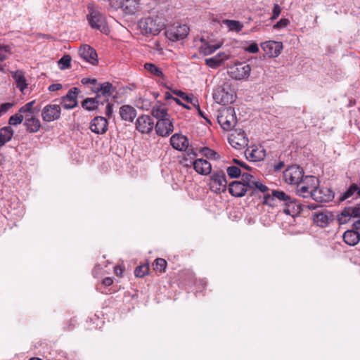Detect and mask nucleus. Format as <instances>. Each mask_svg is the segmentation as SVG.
Masks as SVG:
<instances>
[{"mask_svg": "<svg viewBox=\"0 0 360 360\" xmlns=\"http://www.w3.org/2000/svg\"><path fill=\"white\" fill-rule=\"evenodd\" d=\"M101 96H96L95 98H87L84 99L82 103V106L87 110H94L98 108V105H103V101H98V98H101Z\"/></svg>", "mask_w": 360, "mask_h": 360, "instance_id": "obj_33", "label": "nucleus"}, {"mask_svg": "<svg viewBox=\"0 0 360 360\" xmlns=\"http://www.w3.org/2000/svg\"><path fill=\"white\" fill-rule=\"evenodd\" d=\"M124 0H109L110 6L112 8L117 10L121 8L123 10V4Z\"/></svg>", "mask_w": 360, "mask_h": 360, "instance_id": "obj_50", "label": "nucleus"}, {"mask_svg": "<svg viewBox=\"0 0 360 360\" xmlns=\"http://www.w3.org/2000/svg\"><path fill=\"white\" fill-rule=\"evenodd\" d=\"M223 23L227 26L231 31L239 32L243 27V25L237 20H224Z\"/></svg>", "mask_w": 360, "mask_h": 360, "instance_id": "obj_37", "label": "nucleus"}, {"mask_svg": "<svg viewBox=\"0 0 360 360\" xmlns=\"http://www.w3.org/2000/svg\"><path fill=\"white\" fill-rule=\"evenodd\" d=\"M221 46V44H217V45H211L209 44H205L202 47V51L205 55H210L212 53H214L216 50L219 49Z\"/></svg>", "mask_w": 360, "mask_h": 360, "instance_id": "obj_47", "label": "nucleus"}, {"mask_svg": "<svg viewBox=\"0 0 360 360\" xmlns=\"http://www.w3.org/2000/svg\"><path fill=\"white\" fill-rule=\"evenodd\" d=\"M245 50L250 53H255L259 51V48L257 44L253 43L247 47Z\"/></svg>", "mask_w": 360, "mask_h": 360, "instance_id": "obj_55", "label": "nucleus"}, {"mask_svg": "<svg viewBox=\"0 0 360 360\" xmlns=\"http://www.w3.org/2000/svg\"><path fill=\"white\" fill-rule=\"evenodd\" d=\"M229 58V56L224 52L219 53L217 55L205 59V64L212 68H217L220 66L225 60Z\"/></svg>", "mask_w": 360, "mask_h": 360, "instance_id": "obj_29", "label": "nucleus"}, {"mask_svg": "<svg viewBox=\"0 0 360 360\" xmlns=\"http://www.w3.org/2000/svg\"><path fill=\"white\" fill-rule=\"evenodd\" d=\"M189 27L186 25H173L165 31L168 39L176 41L184 39L188 34Z\"/></svg>", "mask_w": 360, "mask_h": 360, "instance_id": "obj_7", "label": "nucleus"}, {"mask_svg": "<svg viewBox=\"0 0 360 360\" xmlns=\"http://www.w3.org/2000/svg\"><path fill=\"white\" fill-rule=\"evenodd\" d=\"M352 228L358 232H359V231H360V219H359L353 223Z\"/></svg>", "mask_w": 360, "mask_h": 360, "instance_id": "obj_64", "label": "nucleus"}, {"mask_svg": "<svg viewBox=\"0 0 360 360\" xmlns=\"http://www.w3.org/2000/svg\"><path fill=\"white\" fill-rule=\"evenodd\" d=\"M124 268L123 266H115L114 271H115V274L117 276H122V274L124 272Z\"/></svg>", "mask_w": 360, "mask_h": 360, "instance_id": "obj_59", "label": "nucleus"}, {"mask_svg": "<svg viewBox=\"0 0 360 360\" xmlns=\"http://www.w3.org/2000/svg\"><path fill=\"white\" fill-rule=\"evenodd\" d=\"M49 90L50 91H58L62 89V84H53L49 86Z\"/></svg>", "mask_w": 360, "mask_h": 360, "instance_id": "obj_60", "label": "nucleus"}, {"mask_svg": "<svg viewBox=\"0 0 360 360\" xmlns=\"http://www.w3.org/2000/svg\"><path fill=\"white\" fill-rule=\"evenodd\" d=\"M154 122L148 115H141L136 122V129L142 134H149L153 129Z\"/></svg>", "mask_w": 360, "mask_h": 360, "instance_id": "obj_15", "label": "nucleus"}, {"mask_svg": "<svg viewBox=\"0 0 360 360\" xmlns=\"http://www.w3.org/2000/svg\"><path fill=\"white\" fill-rule=\"evenodd\" d=\"M262 49L270 57H277L281 52L283 45L281 42L269 41L261 44Z\"/></svg>", "mask_w": 360, "mask_h": 360, "instance_id": "obj_19", "label": "nucleus"}, {"mask_svg": "<svg viewBox=\"0 0 360 360\" xmlns=\"http://www.w3.org/2000/svg\"><path fill=\"white\" fill-rule=\"evenodd\" d=\"M154 270L163 273L167 267V262L165 259L158 258L153 262Z\"/></svg>", "mask_w": 360, "mask_h": 360, "instance_id": "obj_38", "label": "nucleus"}, {"mask_svg": "<svg viewBox=\"0 0 360 360\" xmlns=\"http://www.w3.org/2000/svg\"><path fill=\"white\" fill-rule=\"evenodd\" d=\"M242 176V183L247 184L249 181H250L254 176L248 173H241Z\"/></svg>", "mask_w": 360, "mask_h": 360, "instance_id": "obj_58", "label": "nucleus"}, {"mask_svg": "<svg viewBox=\"0 0 360 360\" xmlns=\"http://www.w3.org/2000/svg\"><path fill=\"white\" fill-rule=\"evenodd\" d=\"M319 180L314 176H306L303 180L298 184L297 193L300 196L303 198H312L314 191L316 189Z\"/></svg>", "mask_w": 360, "mask_h": 360, "instance_id": "obj_4", "label": "nucleus"}, {"mask_svg": "<svg viewBox=\"0 0 360 360\" xmlns=\"http://www.w3.org/2000/svg\"><path fill=\"white\" fill-rule=\"evenodd\" d=\"M283 212L288 215L295 217L299 214L302 211V206L295 200L290 198L285 204Z\"/></svg>", "mask_w": 360, "mask_h": 360, "instance_id": "obj_25", "label": "nucleus"}, {"mask_svg": "<svg viewBox=\"0 0 360 360\" xmlns=\"http://www.w3.org/2000/svg\"><path fill=\"white\" fill-rule=\"evenodd\" d=\"M232 109H227L218 116L217 120L223 129L229 131L236 124V120L233 115Z\"/></svg>", "mask_w": 360, "mask_h": 360, "instance_id": "obj_14", "label": "nucleus"}, {"mask_svg": "<svg viewBox=\"0 0 360 360\" xmlns=\"http://www.w3.org/2000/svg\"><path fill=\"white\" fill-rule=\"evenodd\" d=\"M312 198L320 202H328L334 198V193L328 188L322 187L314 191Z\"/></svg>", "mask_w": 360, "mask_h": 360, "instance_id": "obj_16", "label": "nucleus"}, {"mask_svg": "<svg viewBox=\"0 0 360 360\" xmlns=\"http://www.w3.org/2000/svg\"><path fill=\"white\" fill-rule=\"evenodd\" d=\"M140 9L139 0H124L123 4V11L128 15H132L138 12Z\"/></svg>", "mask_w": 360, "mask_h": 360, "instance_id": "obj_32", "label": "nucleus"}, {"mask_svg": "<svg viewBox=\"0 0 360 360\" xmlns=\"http://www.w3.org/2000/svg\"><path fill=\"white\" fill-rule=\"evenodd\" d=\"M89 128L93 133L103 134L108 129V120L104 117L96 116L91 121Z\"/></svg>", "mask_w": 360, "mask_h": 360, "instance_id": "obj_13", "label": "nucleus"}, {"mask_svg": "<svg viewBox=\"0 0 360 360\" xmlns=\"http://www.w3.org/2000/svg\"><path fill=\"white\" fill-rule=\"evenodd\" d=\"M152 115L158 120L165 119L170 116L167 113V109L162 103L155 104L152 109Z\"/></svg>", "mask_w": 360, "mask_h": 360, "instance_id": "obj_34", "label": "nucleus"}, {"mask_svg": "<svg viewBox=\"0 0 360 360\" xmlns=\"http://www.w3.org/2000/svg\"><path fill=\"white\" fill-rule=\"evenodd\" d=\"M229 191L230 194L233 196L242 197L246 194L247 188L245 185H244V183L235 181L229 184Z\"/></svg>", "mask_w": 360, "mask_h": 360, "instance_id": "obj_26", "label": "nucleus"}, {"mask_svg": "<svg viewBox=\"0 0 360 360\" xmlns=\"http://www.w3.org/2000/svg\"><path fill=\"white\" fill-rule=\"evenodd\" d=\"M314 221L321 227H325L328 225L329 217L327 214L323 212L316 213L314 215Z\"/></svg>", "mask_w": 360, "mask_h": 360, "instance_id": "obj_35", "label": "nucleus"}, {"mask_svg": "<svg viewBox=\"0 0 360 360\" xmlns=\"http://www.w3.org/2000/svg\"><path fill=\"white\" fill-rule=\"evenodd\" d=\"M113 283V280L110 277H106L102 281V284L105 286H110Z\"/></svg>", "mask_w": 360, "mask_h": 360, "instance_id": "obj_63", "label": "nucleus"}, {"mask_svg": "<svg viewBox=\"0 0 360 360\" xmlns=\"http://www.w3.org/2000/svg\"><path fill=\"white\" fill-rule=\"evenodd\" d=\"M92 91L95 92L97 96H103L104 97V101H108V96H110L114 91V87L110 82L98 83L92 88Z\"/></svg>", "mask_w": 360, "mask_h": 360, "instance_id": "obj_20", "label": "nucleus"}, {"mask_svg": "<svg viewBox=\"0 0 360 360\" xmlns=\"http://www.w3.org/2000/svg\"><path fill=\"white\" fill-rule=\"evenodd\" d=\"M185 153L184 154L181 160V164L184 167H189L194 165V162L196 160L198 154L195 150L192 147H188L184 150Z\"/></svg>", "mask_w": 360, "mask_h": 360, "instance_id": "obj_27", "label": "nucleus"}, {"mask_svg": "<svg viewBox=\"0 0 360 360\" xmlns=\"http://www.w3.org/2000/svg\"><path fill=\"white\" fill-rule=\"evenodd\" d=\"M257 181H258L255 180V177H253L247 184L244 183V185H245V187L247 188V192L251 191V194H254V191H255V186H257Z\"/></svg>", "mask_w": 360, "mask_h": 360, "instance_id": "obj_51", "label": "nucleus"}, {"mask_svg": "<svg viewBox=\"0 0 360 360\" xmlns=\"http://www.w3.org/2000/svg\"><path fill=\"white\" fill-rule=\"evenodd\" d=\"M71 57L69 55L63 56L58 61L60 70H65L70 67Z\"/></svg>", "mask_w": 360, "mask_h": 360, "instance_id": "obj_44", "label": "nucleus"}, {"mask_svg": "<svg viewBox=\"0 0 360 360\" xmlns=\"http://www.w3.org/2000/svg\"><path fill=\"white\" fill-rule=\"evenodd\" d=\"M201 153L206 158L217 160L220 158L219 155L214 150L207 147H204L200 149Z\"/></svg>", "mask_w": 360, "mask_h": 360, "instance_id": "obj_39", "label": "nucleus"}, {"mask_svg": "<svg viewBox=\"0 0 360 360\" xmlns=\"http://www.w3.org/2000/svg\"><path fill=\"white\" fill-rule=\"evenodd\" d=\"M281 11V8L279 6V5L274 4V9H273V14H272V16L271 17V20L276 19L279 16Z\"/></svg>", "mask_w": 360, "mask_h": 360, "instance_id": "obj_54", "label": "nucleus"}, {"mask_svg": "<svg viewBox=\"0 0 360 360\" xmlns=\"http://www.w3.org/2000/svg\"><path fill=\"white\" fill-rule=\"evenodd\" d=\"M120 115L122 120L132 122L136 116V110L131 105H124L120 108Z\"/></svg>", "mask_w": 360, "mask_h": 360, "instance_id": "obj_28", "label": "nucleus"}, {"mask_svg": "<svg viewBox=\"0 0 360 360\" xmlns=\"http://www.w3.org/2000/svg\"><path fill=\"white\" fill-rule=\"evenodd\" d=\"M145 69L147 70L148 72H150L153 75H155L157 77H163V73L162 70L158 68L156 65L152 63H146L144 65Z\"/></svg>", "mask_w": 360, "mask_h": 360, "instance_id": "obj_40", "label": "nucleus"}, {"mask_svg": "<svg viewBox=\"0 0 360 360\" xmlns=\"http://www.w3.org/2000/svg\"><path fill=\"white\" fill-rule=\"evenodd\" d=\"M272 194L276 199L281 202H283L284 204L290 198V197L286 193H285L283 191H273Z\"/></svg>", "mask_w": 360, "mask_h": 360, "instance_id": "obj_45", "label": "nucleus"}, {"mask_svg": "<svg viewBox=\"0 0 360 360\" xmlns=\"http://www.w3.org/2000/svg\"><path fill=\"white\" fill-rule=\"evenodd\" d=\"M344 242L350 246L356 245L360 240V234L353 228L350 230L346 231L343 236Z\"/></svg>", "mask_w": 360, "mask_h": 360, "instance_id": "obj_30", "label": "nucleus"}, {"mask_svg": "<svg viewBox=\"0 0 360 360\" xmlns=\"http://www.w3.org/2000/svg\"><path fill=\"white\" fill-rule=\"evenodd\" d=\"M250 72V66L245 62H238L228 66V75L236 80L248 79Z\"/></svg>", "mask_w": 360, "mask_h": 360, "instance_id": "obj_5", "label": "nucleus"}, {"mask_svg": "<svg viewBox=\"0 0 360 360\" xmlns=\"http://www.w3.org/2000/svg\"><path fill=\"white\" fill-rule=\"evenodd\" d=\"M156 133L161 136H167L174 131L172 119L167 117L158 120L155 124Z\"/></svg>", "mask_w": 360, "mask_h": 360, "instance_id": "obj_11", "label": "nucleus"}, {"mask_svg": "<svg viewBox=\"0 0 360 360\" xmlns=\"http://www.w3.org/2000/svg\"><path fill=\"white\" fill-rule=\"evenodd\" d=\"M351 217H360V203L353 207H345L338 216L340 224H346Z\"/></svg>", "mask_w": 360, "mask_h": 360, "instance_id": "obj_12", "label": "nucleus"}, {"mask_svg": "<svg viewBox=\"0 0 360 360\" xmlns=\"http://www.w3.org/2000/svg\"><path fill=\"white\" fill-rule=\"evenodd\" d=\"M112 104L108 103L105 107V115L108 117H110L112 114Z\"/></svg>", "mask_w": 360, "mask_h": 360, "instance_id": "obj_61", "label": "nucleus"}, {"mask_svg": "<svg viewBox=\"0 0 360 360\" xmlns=\"http://www.w3.org/2000/svg\"><path fill=\"white\" fill-rule=\"evenodd\" d=\"M78 53L84 60L92 65H96L98 63L96 51L87 44L82 46L79 49Z\"/></svg>", "mask_w": 360, "mask_h": 360, "instance_id": "obj_17", "label": "nucleus"}, {"mask_svg": "<svg viewBox=\"0 0 360 360\" xmlns=\"http://www.w3.org/2000/svg\"><path fill=\"white\" fill-rule=\"evenodd\" d=\"M193 163V169L197 173L201 175H208L211 174L212 165L207 160L200 158L195 160Z\"/></svg>", "mask_w": 360, "mask_h": 360, "instance_id": "obj_24", "label": "nucleus"}, {"mask_svg": "<svg viewBox=\"0 0 360 360\" xmlns=\"http://www.w3.org/2000/svg\"><path fill=\"white\" fill-rule=\"evenodd\" d=\"M149 271V266L148 264L141 265L135 269L134 274L136 277L142 278L148 274Z\"/></svg>", "mask_w": 360, "mask_h": 360, "instance_id": "obj_42", "label": "nucleus"}, {"mask_svg": "<svg viewBox=\"0 0 360 360\" xmlns=\"http://www.w3.org/2000/svg\"><path fill=\"white\" fill-rule=\"evenodd\" d=\"M233 162L236 163V165H240L241 167H243L247 170H250V167L247 164L241 162L240 160H238L237 159H233Z\"/></svg>", "mask_w": 360, "mask_h": 360, "instance_id": "obj_62", "label": "nucleus"}, {"mask_svg": "<svg viewBox=\"0 0 360 360\" xmlns=\"http://www.w3.org/2000/svg\"><path fill=\"white\" fill-rule=\"evenodd\" d=\"M229 142L234 148L240 150L248 146V139L243 130L236 129L229 135Z\"/></svg>", "mask_w": 360, "mask_h": 360, "instance_id": "obj_8", "label": "nucleus"}, {"mask_svg": "<svg viewBox=\"0 0 360 360\" xmlns=\"http://www.w3.org/2000/svg\"><path fill=\"white\" fill-rule=\"evenodd\" d=\"M303 170L297 165H292L283 172V179L289 184L298 185L304 177Z\"/></svg>", "mask_w": 360, "mask_h": 360, "instance_id": "obj_6", "label": "nucleus"}, {"mask_svg": "<svg viewBox=\"0 0 360 360\" xmlns=\"http://www.w3.org/2000/svg\"><path fill=\"white\" fill-rule=\"evenodd\" d=\"M81 82L83 84H94V86H96L98 84H97V81L96 79H91V78H87V77H85V78H83L82 80H81Z\"/></svg>", "mask_w": 360, "mask_h": 360, "instance_id": "obj_57", "label": "nucleus"}, {"mask_svg": "<svg viewBox=\"0 0 360 360\" xmlns=\"http://www.w3.org/2000/svg\"><path fill=\"white\" fill-rule=\"evenodd\" d=\"M141 32L146 36L157 35L165 27V24L162 20L155 16V18L147 17L141 19L138 23Z\"/></svg>", "mask_w": 360, "mask_h": 360, "instance_id": "obj_1", "label": "nucleus"}, {"mask_svg": "<svg viewBox=\"0 0 360 360\" xmlns=\"http://www.w3.org/2000/svg\"><path fill=\"white\" fill-rule=\"evenodd\" d=\"M226 172L230 178H238L241 175V170L237 166H230L226 169Z\"/></svg>", "mask_w": 360, "mask_h": 360, "instance_id": "obj_43", "label": "nucleus"}, {"mask_svg": "<svg viewBox=\"0 0 360 360\" xmlns=\"http://www.w3.org/2000/svg\"><path fill=\"white\" fill-rule=\"evenodd\" d=\"M12 77L16 83V86L20 91L23 92L27 88V84L25 77V74L22 70H16L11 72Z\"/></svg>", "mask_w": 360, "mask_h": 360, "instance_id": "obj_31", "label": "nucleus"}, {"mask_svg": "<svg viewBox=\"0 0 360 360\" xmlns=\"http://www.w3.org/2000/svg\"><path fill=\"white\" fill-rule=\"evenodd\" d=\"M10 51L11 47L8 45L0 44V61H4L7 58L5 53Z\"/></svg>", "mask_w": 360, "mask_h": 360, "instance_id": "obj_49", "label": "nucleus"}, {"mask_svg": "<svg viewBox=\"0 0 360 360\" xmlns=\"http://www.w3.org/2000/svg\"><path fill=\"white\" fill-rule=\"evenodd\" d=\"M213 98L216 103L221 105L232 103L235 101V96L229 92L224 87L219 86L213 92Z\"/></svg>", "mask_w": 360, "mask_h": 360, "instance_id": "obj_9", "label": "nucleus"}, {"mask_svg": "<svg viewBox=\"0 0 360 360\" xmlns=\"http://www.w3.org/2000/svg\"><path fill=\"white\" fill-rule=\"evenodd\" d=\"M24 125L25 126L27 131L29 133H36L39 131L41 128V122L36 117L35 114H28L27 116H25Z\"/></svg>", "mask_w": 360, "mask_h": 360, "instance_id": "obj_22", "label": "nucleus"}, {"mask_svg": "<svg viewBox=\"0 0 360 360\" xmlns=\"http://www.w3.org/2000/svg\"><path fill=\"white\" fill-rule=\"evenodd\" d=\"M34 100L26 103L19 109V112L21 113V115L25 114V116H27L28 114L34 115L35 112H38L39 110V109L34 108Z\"/></svg>", "mask_w": 360, "mask_h": 360, "instance_id": "obj_36", "label": "nucleus"}, {"mask_svg": "<svg viewBox=\"0 0 360 360\" xmlns=\"http://www.w3.org/2000/svg\"><path fill=\"white\" fill-rule=\"evenodd\" d=\"M25 116L21 114H15L10 117L8 124L13 126H17L22 123Z\"/></svg>", "mask_w": 360, "mask_h": 360, "instance_id": "obj_46", "label": "nucleus"}, {"mask_svg": "<svg viewBox=\"0 0 360 360\" xmlns=\"http://www.w3.org/2000/svg\"><path fill=\"white\" fill-rule=\"evenodd\" d=\"M276 198L271 193V195L266 194L264 196V201L263 203L265 205H267L271 207H274L276 205Z\"/></svg>", "mask_w": 360, "mask_h": 360, "instance_id": "obj_48", "label": "nucleus"}, {"mask_svg": "<svg viewBox=\"0 0 360 360\" xmlns=\"http://www.w3.org/2000/svg\"><path fill=\"white\" fill-rule=\"evenodd\" d=\"M13 104L11 103H5L0 105V117L6 113L11 107H13Z\"/></svg>", "mask_w": 360, "mask_h": 360, "instance_id": "obj_52", "label": "nucleus"}, {"mask_svg": "<svg viewBox=\"0 0 360 360\" xmlns=\"http://www.w3.org/2000/svg\"><path fill=\"white\" fill-rule=\"evenodd\" d=\"M79 90L77 87L70 89L68 94L62 98L61 103L64 108L72 109L77 105V96Z\"/></svg>", "mask_w": 360, "mask_h": 360, "instance_id": "obj_18", "label": "nucleus"}, {"mask_svg": "<svg viewBox=\"0 0 360 360\" xmlns=\"http://www.w3.org/2000/svg\"><path fill=\"white\" fill-rule=\"evenodd\" d=\"M247 158L252 162H258L263 160L266 157V150L264 147L259 146L252 150L245 151Z\"/></svg>", "mask_w": 360, "mask_h": 360, "instance_id": "obj_23", "label": "nucleus"}, {"mask_svg": "<svg viewBox=\"0 0 360 360\" xmlns=\"http://www.w3.org/2000/svg\"><path fill=\"white\" fill-rule=\"evenodd\" d=\"M88 9L89 13L87 15V19L90 26L93 29L100 30L102 33L108 34L109 32V27L104 15L92 7H89Z\"/></svg>", "mask_w": 360, "mask_h": 360, "instance_id": "obj_3", "label": "nucleus"}, {"mask_svg": "<svg viewBox=\"0 0 360 360\" xmlns=\"http://www.w3.org/2000/svg\"><path fill=\"white\" fill-rule=\"evenodd\" d=\"M61 113V108L58 104H49L46 105L41 111V117L44 121L50 122L59 119Z\"/></svg>", "mask_w": 360, "mask_h": 360, "instance_id": "obj_10", "label": "nucleus"}, {"mask_svg": "<svg viewBox=\"0 0 360 360\" xmlns=\"http://www.w3.org/2000/svg\"><path fill=\"white\" fill-rule=\"evenodd\" d=\"M255 190H259L262 193H266L269 191V188L266 186L262 184L260 181H257V186H255Z\"/></svg>", "mask_w": 360, "mask_h": 360, "instance_id": "obj_56", "label": "nucleus"}, {"mask_svg": "<svg viewBox=\"0 0 360 360\" xmlns=\"http://www.w3.org/2000/svg\"><path fill=\"white\" fill-rule=\"evenodd\" d=\"M209 186L210 190L217 194L224 193L227 188V180L224 172L219 169L214 170L210 176Z\"/></svg>", "mask_w": 360, "mask_h": 360, "instance_id": "obj_2", "label": "nucleus"}, {"mask_svg": "<svg viewBox=\"0 0 360 360\" xmlns=\"http://www.w3.org/2000/svg\"><path fill=\"white\" fill-rule=\"evenodd\" d=\"M174 93L193 105H195V103H198V99L195 98L193 95H187L186 93L181 91H174Z\"/></svg>", "mask_w": 360, "mask_h": 360, "instance_id": "obj_41", "label": "nucleus"}, {"mask_svg": "<svg viewBox=\"0 0 360 360\" xmlns=\"http://www.w3.org/2000/svg\"><path fill=\"white\" fill-rule=\"evenodd\" d=\"M288 23L289 20L288 19L282 18L274 26V27L276 29H281L285 27Z\"/></svg>", "mask_w": 360, "mask_h": 360, "instance_id": "obj_53", "label": "nucleus"}, {"mask_svg": "<svg viewBox=\"0 0 360 360\" xmlns=\"http://www.w3.org/2000/svg\"><path fill=\"white\" fill-rule=\"evenodd\" d=\"M170 143L174 149L179 151H183L189 147L188 139L185 136L179 134L172 136Z\"/></svg>", "mask_w": 360, "mask_h": 360, "instance_id": "obj_21", "label": "nucleus"}]
</instances>
